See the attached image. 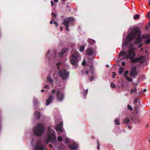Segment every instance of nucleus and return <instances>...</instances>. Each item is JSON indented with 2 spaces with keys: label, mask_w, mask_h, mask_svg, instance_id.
Segmentation results:
<instances>
[{
  "label": "nucleus",
  "mask_w": 150,
  "mask_h": 150,
  "mask_svg": "<svg viewBox=\"0 0 150 150\" xmlns=\"http://www.w3.org/2000/svg\"><path fill=\"white\" fill-rule=\"evenodd\" d=\"M135 50V48L134 47L133 45H131L129 47V51L127 53V55H126V52L125 51L120 52L119 54V55L120 56H121L122 55H126V58L129 57L131 61L132 62H138L140 63L143 62L145 59V57L144 56H142L137 58H134L135 55V54L134 52Z\"/></svg>",
  "instance_id": "nucleus-1"
},
{
  "label": "nucleus",
  "mask_w": 150,
  "mask_h": 150,
  "mask_svg": "<svg viewBox=\"0 0 150 150\" xmlns=\"http://www.w3.org/2000/svg\"><path fill=\"white\" fill-rule=\"evenodd\" d=\"M56 92L57 93V100L59 101H61L63 100L64 98V92L60 89H58L56 90V89H54L52 90L51 93L49 94V96L48 98L46 100V105H48L53 100Z\"/></svg>",
  "instance_id": "nucleus-2"
},
{
  "label": "nucleus",
  "mask_w": 150,
  "mask_h": 150,
  "mask_svg": "<svg viewBox=\"0 0 150 150\" xmlns=\"http://www.w3.org/2000/svg\"><path fill=\"white\" fill-rule=\"evenodd\" d=\"M141 32L138 28H133L127 35L126 38H141ZM141 38H150V36L146 37L143 35Z\"/></svg>",
  "instance_id": "nucleus-3"
},
{
  "label": "nucleus",
  "mask_w": 150,
  "mask_h": 150,
  "mask_svg": "<svg viewBox=\"0 0 150 150\" xmlns=\"http://www.w3.org/2000/svg\"><path fill=\"white\" fill-rule=\"evenodd\" d=\"M81 57L78 52H75L71 56L70 58L71 63L73 66L76 68L78 66L77 63L81 60Z\"/></svg>",
  "instance_id": "nucleus-4"
},
{
  "label": "nucleus",
  "mask_w": 150,
  "mask_h": 150,
  "mask_svg": "<svg viewBox=\"0 0 150 150\" xmlns=\"http://www.w3.org/2000/svg\"><path fill=\"white\" fill-rule=\"evenodd\" d=\"M45 129L43 125L41 124H39L34 127L33 129L34 134L37 136L41 135L44 132Z\"/></svg>",
  "instance_id": "nucleus-5"
},
{
  "label": "nucleus",
  "mask_w": 150,
  "mask_h": 150,
  "mask_svg": "<svg viewBox=\"0 0 150 150\" xmlns=\"http://www.w3.org/2000/svg\"><path fill=\"white\" fill-rule=\"evenodd\" d=\"M74 21V19L71 17H69L64 20L62 24L64 25L65 27L66 30L68 31H69V27L70 23L73 22Z\"/></svg>",
  "instance_id": "nucleus-6"
},
{
  "label": "nucleus",
  "mask_w": 150,
  "mask_h": 150,
  "mask_svg": "<svg viewBox=\"0 0 150 150\" xmlns=\"http://www.w3.org/2000/svg\"><path fill=\"white\" fill-rule=\"evenodd\" d=\"M55 131L52 130L50 127H48V128L47 133L48 140L49 141H50L54 139L55 138Z\"/></svg>",
  "instance_id": "nucleus-7"
},
{
  "label": "nucleus",
  "mask_w": 150,
  "mask_h": 150,
  "mask_svg": "<svg viewBox=\"0 0 150 150\" xmlns=\"http://www.w3.org/2000/svg\"><path fill=\"white\" fill-rule=\"evenodd\" d=\"M62 124L61 122L60 124L58 125L55 127L56 130L59 132L58 134L61 135H62L64 136H65V132L64 131L62 128Z\"/></svg>",
  "instance_id": "nucleus-8"
},
{
  "label": "nucleus",
  "mask_w": 150,
  "mask_h": 150,
  "mask_svg": "<svg viewBox=\"0 0 150 150\" xmlns=\"http://www.w3.org/2000/svg\"><path fill=\"white\" fill-rule=\"evenodd\" d=\"M59 74L63 79L64 80L67 79L68 77L69 72L63 69L59 71Z\"/></svg>",
  "instance_id": "nucleus-9"
},
{
  "label": "nucleus",
  "mask_w": 150,
  "mask_h": 150,
  "mask_svg": "<svg viewBox=\"0 0 150 150\" xmlns=\"http://www.w3.org/2000/svg\"><path fill=\"white\" fill-rule=\"evenodd\" d=\"M69 148L71 149H76L78 148L79 146L77 144L74 143L73 144H69Z\"/></svg>",
  "instance_id": "nucleus-10"
},
{
  "label": "nucleus",
  "mask_w": 150,
  "mask_h": 150,
  "mask_svg": "<svg viewBox=\"0 0 150 150\" xmlns=\"http://www.w3.org/2000/svg\"><path fill=\"white\" fill-rule=\"evenodd\" d=\"M137 75V72L136 70L134 68H133L130 72V76L133 77H135Z\"/></svg>",
  "instance_id": "nucleus-11"
},
{
  "label": "nucleus",
  "mask_w": 150,
  "mask_h": 150,
  "mask_svg": "<svg viewBox=\"0 0 150 150\" xmlns=\"http://www.w3.org/2000/svg\"><path fill=\"white\" fill-rule=\"evenodd\" d=\"M47 81L50 83L53 84V81L51 77L50 76H48L47 78Z\"/></svg>",
  "instance_id": "nucleus-12"
},
{
  "label": "nucleus",
  "mask_w": 150,
  "mask_h": 150,
  "mask_svg": "<svg viewBox=\"0 0 150 150\" xmlns=\"http://www.w3.org/2000/svg\"><path fill=\"white\" fill-rule=\"evenodd\" d=\"M44 147L40 145H38L36 146L35 150H43Z\"/></svg>",
  "instance_id": "nucleus-13"
},
{
  "label": "nucleus",
  "mask_w": 150,
  "mask_h": 150,
  "mask_svg": "<svg viewBox=\"0 0 150 150\" xmlns=\"http://www.w3.org/2000/svg\"><path fill=\"white\" fill-rule=\"evenodd\" d=\"M86 52L87 55H91L92 54L93 50L90 48H88L86 51Z\"/></svg>",
  "instance_id": "nucleus-14"
},
{
  "label": "nucleus",
  "mask_w": 150,
  "mask_h": 150,
  "mask_svg": "<svg viewBox=\"0 0 150 150\" xmlns=\"http://www.w3.org/2000/svg\"><path fill=\"white\" fill-rule=\"evenodd\" d=\"M137 90L135 87H134L133 89L131 90L130 91V93L131 94L133 93H137Z\"/></svg>",
  "instance_id": "nucleus-15"
},
{
  "label": "nucleus",
  "mask_w": 150,
  "mask_h": 150,
  "mask_svg": "<svg viewBox=\"0 0 150 150\" xmlns=\"http://www.w3.org/2000/svg\"><path fill=\"white\" fill-rule=\"evenodd\" d=\"M72 142H73V141L69 138H67L65 139V143H71Z\"/></svg>",
  "instance_id": "nucleus-16"
},
{
  "label": "nucleus",
  "mask_w": 150,
  "mask_h": 150,
  "mask_svg": "<svg viewBox=\"0 0 150 150\" xmlns=\"http://www.w3.org/2000/svg\"><path fill=\"white\" fill-rule=\"evenodd\" d=\"M130 38H126V40H125V41L123 42H122V44L123 45H127V44L128 43V42H127L129 40V39H130Z\"/></svg>",
  "instance_id": "nucleus-17"
},
{
  "label": "nucleus",
  "mask_w": 150,
  "mask_h": 150,
  "mask_svg": "<svg viewBox=\"0 0 150 150\" xmlns=\"http://www.w3.org/2000/svg\"><path fill=\"white\" fill-rule=\"evenodd\" d=\"M84 48L85 47L83 45L81 46V47H79V51L80 52L83 51L84 50Z\"/></svg>",
  "instance_id": "nucleus-18"
},
{
  "label": "nucleus",
  "mask_w": 150,
  "mask_h": 150,
  "mask_svg": "<svg viewBox=\"0 0 150 150\" xmlns=\"http://www.w3.org/2000/svg\"><path fill=\"white\" fill-rule=\"evenodd\" d=\"M35 115L37 118H39L40 117V115L39 113L38 112H35Z\"/></svg>",
  "instance_id": "nucleus-19"
},
{
  "label": "nucleus",
  "mask_w": 150,
  "mask_h": 150,
  "mask_svg": "<svg viewBox=\"0 0 150 150\" xmlns=\"http://www.w3.org/2000/svg\"><path fill=\"white\" fill-rule=\"evenodd\" d=\"M140 16V15L139 14H136L134 15V20L138 19L139 18Z\"/></svg>",
  "instance_id": "nucleus-20"
},
{
  "label": "nucleus",
  "mask_w": 150,
  "mask_h": 150,
  "mask_svg": "<svg viewBox=\"0 0 150 150\" xmlns=\"http://www.w3.org/2000/svg\"><path fill=\"white\" fill-rule=\"evenodd\" d=\"M142 40L141 38H137L136 40V42L137 43H139L141 42Z\"/></svg>",
  "instance_id": "nucleus-21"
},
{
  "label": "nucleus",
  "mask_w": 150,
  "mask_h": 150,
  "mask_svg": "<svg viewBox=\"0 0 150 150\" xmlns=\"http://www.w3.org/2000/svg\"><path fill=\"white\" fill-rule=\"evenodd\" d=\"M123 68L122 67H120L119 69V73L120 74H122L123 71Z\"/></svg>",
  "instance_id": "nucleus-22"
},
{
  "label": "nucleus",
  "mask_w": 150,
  "mask_h": 150,
  "mask_svg": "<svg viewBox=\"0 0 150 150\" xmlns=\"http://www.w3.org/2000/svg\"><path fill=\"white\" fill-rule=\"evenodd\" d=\"M129 122V119L126 118L124 120V123H127Z\"/></svg>",
  "instance_id": "nucleus-23"
},
{
  "label": "nucleus",
  "mask_w": 150,
  "mask_h": 150,
  "mask_svg": "<svg viewBox=\"0 0 150 150\" xmlns=\"http://www.w3.org/2000/svg\"><path fill=\"white\" fill-rule=\"evenodd\" d=\"M115 123L116 125H119V120L117 119H116L115 120Z\"/></svg>",
  "instance_id": "nucleus-24"
},
{
  "label": "nucleus",
  "mask_w": 150,
  "mask_h": 150,
  "mask_svg": "<svg viewBox=\"0 0 150 150\" xmlns=\"http://www.w3.org/2000/svg\"><path fill=\"white\" fill-rule=\"evenodd\" d=\"M67 50V49H63L61 52V55L63 54L66 52Z\"/></svg>",
  "instance_id": "nucleus-25"
},
{
  "label": "nucleus",
  "mask_w": 150,
  "mask_h": 150,
  "mask_svg": "<svg viewBox=\"0 0 150 150\" xmlns=\"http://www.w3.org/2000/svg\"><path fill=\"white\" fill-rule=\"evenodd\" d=\"M126 78L129 81H132V79L131 77H129L127 76H126Z\"/></svg>",
  "instance_id": "nucleus-26"
},
{
  "label": "nucleus",
  "mask_w": 150,
  "mask_h": 150,
  "mask_svg": "<svg viewBox=\"0 0 150 150\" xmlns=\"http://www.w3.org/2000/svg\"><path fill=\"white\" fill-rule=\"evenodd\" d=\"M145 43L147 44L150 43V38H148V39L146 40L145 41Z\"/></svg>",
  "instance_id": "nucleus-27"
},
{
  "label": "nucleus",
  "mask_w": 150,
  "mask_h": 150,
  "mask_svg": "<svg viewBox=\"0 0 150 150\" xmlns=\"http://www.w3.org/2000/svg\"><path fill=\"white\" fill-rule=\"evenodd\" d=\"M110 86L111 87L114 88L115 87V85L113 83L111 82L110 84Z\"/></svg>",
  "instance_id": "nucleus-28"
},
{
  "label": "nucleus",
  "mask_w": 150,
  "mask_h": 150,
  "mask_svg": "<svg viewBox=\"0 0 150 150\" xmlns=\"http://www.w3.org/2000/svg\"><path fill=\"white\" fill-rule=\"evenodd\" d=\"M127 108L129 110H132V107L129 105H127Z\"/></svg>",
  "instance_id": "nucleus-29"
},
{
  "label": "nucleus",
  "mask_w": 150,
  "mask_h": 150,
  "mask_svg": "<svg viewBox=\"0 0 150 150\" xmlns=\"http://www.w3.org/2000/svg\"><path fill=\"white\" fill-rule=\"evenodd\" d=\"M51 16L55 18L56 17L57 15L53 13H51Z\"/></svg>",
  "instance_id": "nucleus-30"
},
{
  "label": "nucleus",
  "mask_w": 150,
  "mask_h": 150,
  "mask_svg": "<svg viewBox=\"0 0 150 150\" xmlns=\"http://www.w3.org/2000/svg\"><path fill=\"white\" fill-rule=\"evenodd\" d=\"M45 87L47 89H50V86L47 85H45Z\"/></svg>",
  "instance_id": "nucleus-31"
},
{
  "label": "nucleus",
  "mask_w": 150,
  "mask_h": 150,
  "mask_svg": "<svg viewBox=\"0 0 150 150\" xmlns=\"http://www.w3.org/2000/svg\"><path fill=\"white\" fill-rule=\"evenodd\" d=\"M128 73H129V72L128 71H125L124 74V75L125 76V77H126V76H127L126 75L128 74Z\"/></svg>",
  "instance_id": "nucleus-32"
},
{
  "label": "nucleus",
  "mask_w": 150,
  "mask_h": 150,
  "mask_svg": "<svg viewBox=\"0 0 150 150\" xmlns=\"http://www.w3.org/2000/svg\"><path fill=\"white\" fill-rule=\"evenodd\" d=\"M62 137L60 136H58V140L59 141H61L62 140Z\"/></svg>",
  "instance_id": "nucleus-33"
},
{
  "label": "nucleus",
  "mask_w": 150,
  "mask_h": 150,
  "mask_svg": "<svg viewBox=\"0 0 150 150\" xmlns=\"http://www.w3.org/2000/svg\"><path fill=\"white\" fill-rule=\"evenodd\" d=\"M54 23L56 27H57L58 26V23H57V22H56V21H54Z\"/></svg>",
  "instance_id": "nucleus-34"
},
{
  "label": "nucleus",
  "mask_w": 150,
  "mask_h": 150,
  "mask_svg": "<svg viewBox=\"0 0 150 150\" xmlns=\"http://www.w3.org/2000/svg\"><path fill=\"white\" fill-rule=\"evenodd\" d=\"M112 74H113V75L112 76V77L113 78H114L116 75V74H115V73L114 72H113Z\"/></svg>",
  "instance_id": "nucleus-35"
},
{
  "label": "nucleus",
  "mask_w": 150,
  "mask_h": 150,
  "mask_svg": "<svg viewBox=\"0 0 150 150\" xmlns=\"http://www.w3.org/2000/svg\"><path fill=\"white\" fill-rule=\"evenodd\" d=\"M147 17L149 18V19H150V11H149L148 13V14L147 16Z\"/></svg>",
  "instance_id": "nucleus-36"
},
{
  "label": "nucleus",
  "mask_w": 150,
  "mask_h": 150,
  "mask_svg": "<svg viewBox=\"0 0 150 150\" xmlns=\"http://www.w3.org/2000/svg\"><path fill=\"white\" fill-rule=\"evenodd\" d=\"M86 62L85 61L83 60L82 63V64L83 65H84L86 64Z\"/></svg>",
  "instance_id": "nucleus-37"
},
{
  "label": "nucleus",
  "mask_w": 150,
  "mask_h": 150,
  "mask_svg": "<svg viewBox=\"0 0 150 150\" xmlns=\"http://www.w3.org/2000/svg\"><path fill=\"white\" fill-rule=\"evenodd\" d=\"M89 41H92L93 42V44L95 42V41L94 40H93L91 39H89Z\"/></svg>",
  "instance_id": "nucleus-38"
},
{
  "label": "nucleus",
  "mask_w": 150,
  "mask_h": 150,
  "mask_svg": "<svg viewBox=\"0 0 150 150\" xmlns=\"http://www.w3.org/2000/svg\"><path fill=\"white\" fill-rule=\"evenodd\" d=\"M88 93V89L86 90L85 91V92L84 93H83V94H86Z\"/></svg>",
  "instance_id": "nucleus-39"
},
{
  "label": "nucleus",
  "mask_w": 150,
  "mask_h": 150,
  "mask_svg": "<svg viewBox=\"0 0 150 150\" xmlns=\"http://www.w3.org/2000/svg\"><path fill=\"white\" fill-rule=\"evenodd\" d=\"M125 64V63L124 62H122V65L123 66H124Z\"/></svg>",
  "instance_id": "nucleus-40"
},
{
  "label": "nucleus",
  "mask_w": 150,
  "mask_h": 150,
  "mask_svg": "<svg viewBox=\"0 0 150 150\" xmlns=\"http://www.w3.org/2000/svg\"><path fill=\"white\" fill-rule=\"evenodd\" d=\"M51 5L52 6H54V3L52 1H51Z\"/></svg>",
  "instance_id": "nucleus-41"
},
{
  "label": "nucleus",
  "mask_w": 150,
  "mask_h": 150,
  "mask_svg": "<svg viewBox=\"0 0 150 150\" xmlns=\"http://www.w3.org/2000/svg\"><path fill=\"white\" fill-rule=\"evenodd\" d=\"M60 64V63H58L57 64V67H58V69H59V67H58V66Z\"/></svg>",
  "instance_id": "nucleus-42"
},
{
  "label": "nucleus",
  "mask_w": 150,
  "mask_h": 150,
  "mask_svg": "<svg viewBox=\"0 0 150 150\" xmlns=\"http://www.w3.org/2000/svg\"><path fill=\"white\" fill-rule=\"evenodd\" d=\"M88 72L87 71H85V74H88Z\"/></svg>",
  "instance_id": "nucleus-43"
},
{
  "label": "nucleus",
  "mask_w": 150,
  "mask_h": 150,
  "mask_svg": "<svg viewBox=\"0 0 150 150\" xmlns=\"http://www.w3.org/2000/svg\"><path fill=\"white\" fill-rule=\"evenodd\" d=\"M142 45V44H140L139 45L138 47H140Z\"/></svg>",
  "instance_id": "nucleus-44"
},
{
  "label": "nucleus",
  "mask_w": 150,
  "mask_h": 150,
  "mask_svg": "<svg viewBox=\"0 0 150 150\" xmlns=\"http://www.w3.org/2000/svg\"><path fill=\"white\" fill-rule=\"evenodd\" d=\"M54 20L53 19V20H52V21H51L50 22V24H52V22Z\"/></svg>",
  "instance_id": "nucleus-45"
},
{
  "label": "nucleus",
  "mask_w": 150,
  "mask_h": 150,
  "mask_svg": "<svg viewBox=\"0 0 150 150\" xmlns=\"http://www.w3.org/2000/svg\"><path fill=\"white\" fill-rule=\"evenodd\" d=\"M146 89H144L143 90V92H145L146 91Z\"/></svg>",
  "instance_id": "nucleus-46"
},
{
  "label": "nucleus",
  "mask_w": 150,
  "mask_h": 150,
  "mask_svg": "<svg viewBox=\"0 0 150 150\" xmlns=\"http://www.w3.org/2000/svg\"><path fill=\"white\" fill-rule=\"evenodd\" d=\"M60 28V29L62 31V30H63V28H62V27H61Z\"/></svg>",
  "instance_id": "nucleus-47"
},
{
  "label": "nucleus",
  "mask_w": 150,
  "mask_h": 150,
  "mask_svg": "<svg viewBox=\"0 0 150 150\" xmlns=\"http://www.w3.org/2000/svg\"><path fill=\"white\" fill-rule=\"evenodd\" d=\"M99 146L98 145V149H99Z\"/></svg>",
  "instance_id": "nucleus-48"
},
{
  "label": "nucleus",
  "mask_w": 150,
  "mask_h": 150,
  "mask_svg": "<svg viewBox=\"0 0 150 150\" xmlns=\"http://www.w3.org/2000/svg\"><path fill=\"white\" fill-rule=\"evenodd\" d=\"M58 0H54V2H57L58 1Z\"/></svg>",
  "instance_id": "nucleus-49"
},
{
  "label": "nucleus",
  "mask_w": 150,
  "mask_h": 150,
  "mask_svg": "<svg viewBox=\"0 0 150 150\" xmlns=\"http://www.w3.org/2000/svg\"><path fill=\"white\" fill-rule=\"evenodd\" d=\"M44 91V89H42L41 90V92H43Z\"/></svg>",
  "instance_id": "nucleus-50"
},
{
  "label": "nucleus",
  "mask_w": 150,
  "mask_h": 150,
  "mask_svg": "<svg viewBox=\"0 0 150 150\" xmlns=\"http://www.w3.org/2000/svg\"><path fill=\"white\" fill-rule=\"evenodd\" d=\"M137 100H136L135 101V103H137Z\"/></svg>",
  "instance_id": "nucleus-51"
},
{
  "label": "nucleus",
  "mask_w": 150,
  "mask_h": 150,
  "mask_svg": "<svg viewBox=\"0 0 150 150\" xmlns=\"http://www.w3.org/2000/svg\"><path fill=\"white\" fill-rule=\"evenodd\" d=\"M92 79H93V77H92L91 79H90L91 81H92Z\"/></svg>",
  "instance_id": "nucleus-52"
},
{
  "label": "nucleus",
  "mask_w": 150,
  "mask_h": 150,
  "mask_svg": "<svg viewBox=\"0 0 150 150\" xmlns=\"http://www.w3.org/2000/svg\"><path fill=\"white\" fill-rule=\"evenodd\" d=\"M149 26L150 27V21L149 22Z\"/></svg>",
  "instance_id": "nucleus-53"
},
{
  "label": "nucleus",
  "mask_w": 150,
  "mask_h": 150,
  "mask_svg": "<svg viewBox=\"0 0 150 150\" xmlns=\"http://www.w3.org/2000/svg\"><path fill=\"white\" fill-rule=\"evenodd\" d=\"M149 4L150 6V0L149 1Z\"/></svg>",
  "instance_id": "nucleus-54"
},
{
  "label": "nucleus",
  "mask_w": 150,
  "mask_h": 150,
  "mask_svg": "<svg viewBox=\"0 0 150 150\" xmlns=\"http://www.w3.org/2000/svg\"><path fill=\"white\" fill-rule=\"evenodd\" d=\"M146 29H148V27L147 26V27H146Z\"/></svg>",
  "instance_id": "nucleus-55"
},
{
  "label": "nucleus",
  "mask_w": 150,
  "mask_h": 150,
  "mask_svg": "<svg viewBox=\"0 0 150 150\" xmlns=\"http://www.w3.org/2000/svg\"><path fill=\"white\" fill-rule=\"evenodd\" d=\"M49 146H50V147H52V146H51V144H50L49 145Z\"/></svg>",
  "instance_id": "nucleus-56"
},
{
  "label": "nucleus",
  "mask_w": 150,
  "mask_h": 150,
  "mask_svg": "<svg viewBox=\"0 0 150 150\" xmlns=\"http://www.w3.org/2000/svg\"><path fill=\"white\" fill-rule=\"evenodd\" d=\"M62 1H64L65 0H62Z\"/></svg>",
  "instance_id": "nucleus-57"
},
{
  "label": "nucleus",
  "mask_w": 150,
  "mask_h": 150,
  "mask_svg": "<svg viewBox=\"0 0 150 150\" xmlns=\"http://www.w3.org/2000/svg\"><path fill=\"white\" fill-rule=\"evenodd\" d=\"M149 141L150 142V140Z\"/></svg>",
  "instance_id": "nucleus-58"
},
{
  "label": "nucleus",
  "mask_w": 150,
  "mask_h": 150,
  "mask_svg": "<svg viewBox=\"0 0 150 150\" xmlns=\"http://www.w3.org/2000/svg\"><path fill=\"white\" fill-rule=\"evenodd\" d=\"M141 50H142V48L141 49Z\"/></svg>",
  "instance_id": "nucleus-59"
}]
</instances>
